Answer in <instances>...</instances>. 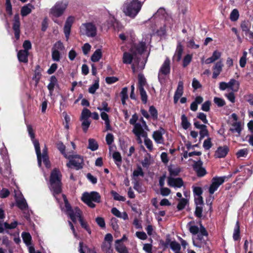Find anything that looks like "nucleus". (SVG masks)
I'll return each mask as SVG.
<instances>
[{"mask_svg":"<svg viewBox=\"0 0 253 253\" xmlns=\"http://www.w3.org/2000/svg\"><path fill=\"white\" fill-rule=\"evenodd\" d=\"M49 187L57 202L60 204L61 210L66 212L73 222H76L78 219L82 227L90 234L87 223L82 217L81 211L77 207L72 209L66 196L61 194V174L57 169H53L51 173Z\"/></svg>","mask_w":253,"mask_h":253,"instance_id":"f257e3e1","label":"nucleus"},{"mask_svg":"<svg viewBox=\"0 0 253 253\" xmlns=\"http://www.w3.org/2000/svg\"><path fill=\"white\" fill-rule=\"evenodd\" d=\"M27 130L30 137L34 144L36 153L37 157L38 164L39 167L42 166V161H43L45 167L49 168L50 167V162L49 161L48 156L47 154V148L46 145H44V148L42 149V154H41L40 143L39 141L35 139V133L31 125H28L27 126Z\"/></svg>","mask_w":253,"mask_h":253,"instance_id":"f03ea898","label":"nucleus"},{"mask_svg":"<svg viewBox=\"0 0 253 253\" xmlns=\"http://www.w3.org/2000/svg\"><path fill=\"white\" fill-rule=\"evenodd\" d=\"M145 0H126L123 6V11L126 15L134 18L140 11Z\"/></svg>","mask_w":253,"mask_h":253,"instance_id":"7ed1b4c3","label":"nucleus"},{"mask_svg":"<svg viewBox=\"0 0 253 253\" xmlns=\"http://www.w3.org/2000/svg\"><path fill=\"white\" fill-rule=\"evenodd\" d=\"M68 5V1L67 0H62L57 2L50 8L49 14L54 22L60 24L57 18L63 15Z\"/></svg>","mask_w":253,"mask_h":253,"instance_id":"20e7f679","label":"nucleus"},{"mask_svg":"<svg viewBox=\"0 0 253 253\" xmlns=\"http://www.w3.org/2000/svg\"><path fill=\"white\" fill-rule=\"evenodd\" d=\"M148 129V126L145 121L142 118L139 120V122L136 124L132 129L133 133L137 137V140L139 143H141V137H146L147 133L145 130Z\"/></svg>","mask_w":253,"mask_h":253,"instance_id":"39448f33","label":"nucleus"},{"mask_svg":"<svg viewBox=\"0 0 253 253\" xmlns=\"http://www.w3.org/2000/svg\"><path fill=\"white\" fill-rule=\"evenodd\" d=\"M100 196L99 194L95 191L90 193L85 192L83 194L82 200L88 207L93 208L95 207L93 203H99L100 202Z\"/></svg>","mask_w":253,"mask_h":253,"instance_id":"423d86ee","label":"nucleus"},{"mask_svg":"<svg viewBox=\"0 0 253 253\" xmlns=\"http://www.w3.org/2000/svg\"><path fill=\"white\" fill-rule=\"evenodd\" d=\"M190 232L193 235L198 233L205 235L207 237L208 235L205 228L202 225L201 222L192 221L189 222L187 225Z\"/></svg>","mask_w":253,"mask_h":253,"instance_id":"0eeeda50","label":"nucleus"},{"mask_svg":"<svg viewBox=\"0 0 253 253\" xmlns=\"http://www.w3.org/2000/svg\"><path fill=\"white\" fill-rule=\"evenodd\" d=\"M170 63L169 59L166 58L159 71L158 80L161 84L165 83L167 76L170 73Z\"/></svg>","mask_w":253,"mask_h":253,"instance_id":"6e6552de","label":"nucleus"},{"mask_svg":"<svg viewBox=\"0 0 253 253\" xmlns=\"http://www.w3.org/2000/svg\"><path fill=\"white\" fill-rule=\"evenodd\" d=\"M80 32L88 37H94L96 35L97 29L92 23L83 24L80 27Z\"/></svg>","mask_w":253,"mask_h":253,"instance_id":"1a4fd4ad","label":"nucleus"},{"mask_svg":"<svg viewBox=\"0 0 253 253\" xmlns=\"http://www.w3.org/2000/svg\"><path fill=\"white\" fill-rule=\"evenodd\" d=\"M64 49L65 47L61 41H58L55 42L51 49L52 59L54 61H59L61 57L60 52L64 50Z\"/></svg>","mask_w":253,"mask_h":253,"instance_id":"9d476101","label":"nucleus"},{"mask_svg":"<svg viewBox=\"0 0 253 253\" xmlns=\"http://www.w3.org/2000/svg\"><path fill=\"white\" fill-rule=\"evenodd\" d=\"M69 162L67 164V166L69 168H75L79 169L83 168V159L79 155H73L71 156Z\"/></svg>","mask_w":253,"mask_h":253,"instance_id":"9b49d317","label":"nucleus"},{"mask_svg":"<svg viewBox=\"0 0 253 253\" xmlns=\"http://www.w3.org/2000/svg\"><path fill=\"white\" fill-rule=\"evenodd\" d=\"M227 178V176L214 177L211 180V184L209 188V192L211 194H213L218 187L223 184L225 179Z\"/></svg>","mask_w":253,"mask_h":253,"instance_id":"f8f14e48","label":"nucleus"},{"mask_svg":"<svg viewBox=\"0 0 253 253\" xmlns=\"http://www.w3.org/2000/svg\"><path fill=\"white\" fill-rule=\"evenodd\" d=\"M14 197L18 207L23 211L27 210L28 205L21 192L18 190H14Z\"/></svg>","mask_w":253,"mask_h":253,"instance_id":"ddd939ff","label":"nucleus"},{"mask_svg":"<svg viewBox=\"0 0 253 253\" xmlns=\"http://www.w3.org/2000/svg\"><path fill=\"white\" fill-rule=\"evenodd\" d=\"M74 21L75 17L74 16H70L67 18L65 21L63 31L66 41L69 40L70 35L71 29L73 23L74 22Z\"/></svg>","mask_w":253,"mask_h":253,"instance_id":"4468645a","label":"nucleus"},{"mask_svg":"<svg viewBox=\"0 0 253 253\" xmlns=\"http://www.w3.org/2000/svg\"><path fill=\"white\" fill-rule=\"evenodd\" d=\"M165 133V129L161 127L153 132V138L157 143L164 144V139L163 135Z\"/></svg>","mask_w":253,"mask_h":253,"instance_id":"2eb2a0df","label":"nucleus"},{"mask_svg":"<svg viewBox=\"0 0 253 253\" xmlns=\"http://www.w3.org/2000/svg\"><path fill=\"white\" fill-rule=\"evenodd\" d=\"M20 25L19 16L18 14H15L14 17L13 29L14 31L15 38L17 40L20 38Z\"/></svg>","mask_w":253,"mask_h":253,"instance_id":"dca6fc26","label":"nucleus"},{"mask_svg":"<svg viewBox=\"0 0 253 253\" xmlns=\"http://www.w3.org/2000/svg\"><path fill=\"white\" fill-rule=\"evenodd\" d=\"M168 183L169 186L174 188H180L183 185V182L181 178H173L172 177H169L168 178Z\"/></svg>","mask_w":253,"mask_h":253,"instance_id":"f3484780","label":"nucleus"},{"mask_svg":"<svg viewBox=\"0 0 253 253\" xmlns=\"http://www.w3.org/2000/svg\"><path fill=\"white\" fill-rule=\"evenodd\" d=\"M183 93V83L182 81H179L176 90L174 93L173 100L174 102L176 103L182 95Z\"/></svg>","mask_w":253,"mask_h":253,"instance_id":"a211bd4d","label":"nucleus"},{"mask_svg":"<svg viewBox=\"0 0 253 253\" xmlns=\"http://www.w3.org/2000/svg\"><path fill=\"white\" fill-rule=\"evenodd\" d=\"M223 67V64L221 60L217 61L214 64L212 67V70L213 71L212 78L213 79L217 78L219 76L222 70Z\"/></svg>","mask_w":253,"mask_h":253,"instance_id":"6ab92c4d","label":"nucleus"},{"mask_svg":"<svg viewBox=\"0 0 253 253\" xmlns=\"http://www.w3.org/2000/svg\"><path fill=\"white\" fill-rule=\"evenodd\" d=\"M203 236H205L199 234L197 237L193 238V245L200 248L203 247L206 244V240L203 238Z\"/></svg>","mask_w":253,"mask_h":253,"instance_id":"aec40b11","label":"nucleus"},{"mask_svg":"<svg viewBox=\"0 0 253 253\" xmlns=\"http://www.w3.org/2000/svg\"><path fill=\"white\" fill-rule=\"evenodd\" d=\"M221 56V52L218 50H215L213 52L211 57L205 60V63L206 64H209L218 60Z\"/></svg>","mask_w":253,"mask_h":253,"instance_id":"412c9836","label":"nucleus"},{"mask_svg":"<svg viewBox=\"0 0 253 253\" xmlns=\"http://www.w3.org/2000/svg\"><path fill=\"white\" fill-rule=\"evenodd\" d=\"M228 151L229 149L226 146L219 147L215 151V156L217 158H223L226 156Z\"/></svg>","mask_w":253,"mask_h":253,"instance_id":"4be33fe9","label":"nucleus"},{"mask_svg":"<svg viewBox=\"0 0 253 253\" xmlns=\"http://www.w3.org/2000/svg\"><path fill=\"white\" fill-rule=\"evenodd\" d=\"M202 165V162L201 161H199L195 163L194 166V169L197 173V175L199 176H203L206 173V169L201 167Z\"/></svg>","mask_w":253,"mask_h":253,"instance_id":"5701e85b","label":"nucleus"},{"mask_svg":"<svg viewBox=\"0 0 253 253\" xmlns=\"http://www.w3.org/2000/svg\"><path fill=\"white\" fill-rule=\"evenodd\" d=\"M228 88H229L233 92H237L239 88L240 84L238 81L235 79H231L228 83H227Z\"/></svg>","mask_w":253,"mask_h":253,"instance_id":"b1692460","label":"nucleus"},{"mask_svg":"<svg viewBox=\"0 0 253 253\" xmlns=\"http://www.w3.org/2000/svg\"><path fill=\"white\" fill-rule=\"evenodd\" d=\"M29 52L26 50H20L17 53V57L20 62L27 63Z\"/></svg>","mask_w":253,"mask_h":253,"instance_id":"393cba45","label":"nucleus"},{"mask_svg":"<svg viewBox=\"0 0 253 253\" xmlns=\"http://www.w3.org/2000/svg\"><path fill=\"white\" fill-rule=\"evenodd\" d=\"M56 146L57 149L60 152V153L64 155V156L67 159H70L71 156V154L70 152L66 153L65 152V146L63 144V143L61 142H58L56 144Z\"/></svg>","mask_w":253,"mask_h":253,"instance_id":"a878e982","label":"nucleus"},{"mask_svg":"<svg viewBox=\"0 0 253 253\" xmlns=\"http://www.w3.org/2000/svg\"><path fill=\"white\" fill-rule=\"evenodd\" d=\"M111 212L117 217L122 218L124 220L128 219V217L127 213L125 211L121 213L116 208H113L111 210Z\"/></svg>","mask_w":253,"mask_h":253,"instance_id":"bb28decb","label":"nucleus"},{"mask_svg":"<svg viewBox=\"0 0 253 253\" xmlns=\"http://www.w3.org/2000/svg\"><path fill=\"white\" fill-rule=\"evenodd\" d=\"M57 84V80L54 76L50 77V83L47 85V88L49 91V94L50 96L52 95L54 88Z\"/></svg>","mask_w":253,"mask_h":253,"instance_id":"cd10ccee","label":"nucleus"},{"mask_svg":"<svg viewBox=\"0 0 253 253\" xmlns=\"http://www.w3.org/2000/svg\"><path fill=\"white\" fill-rule=\"evenodd\" d=\"M183 51V46L181 42H178L177 43L175 53L173 57L175 59H176L177 61H179L181 59Z\"/></svg>","mask_w":253,"mask_h":253,"instance_id":"c85d7f7f","label":"nucleus"},{"mask_svg":"<svg viewBox=\"0 0 253 253\" xmlns=\"http://www.w3.org/2000/svg\"><path fill=\"white\" fill-rule=\"evenodd\" d=\"M146 48V44L144 42H140L136 47V51H133V49H131V52L134 56H135L137 53L141 54L145 50Z\"/></svg>","mask_w":253,"mask_h":253,"instance_id":"c756f323","label":"nucleus"},{"mask_svg":"<svg viewBox=\"0 0 253 253\" xmlns=\"http://www.w3.org/2000/svg\"><path fill=\"white\" fill-rule=\"evenodd\" d=\"M102 56V51L100 48L97 49L91 56V60L93 62H98Z\"/></svg>","mask_w":253,"mask_h":253,"instance_id":"7c9ffc66","label":"nucleus"},{"mask_svg":"<svg viewBox=\"0 0 253 253\" xmlns=\"http://www.w3.org/2000/svg\"><path fill=\"white\" fill-rule=\"evenodd\" d=\"M100 116L101 119L105 122L106 130H111V126H110V121L107 114L104 112H102L100 114Z\"/></svg>","mask_w":253,"mask_h":253,"instance_id":"2f4dec72","label":"nucleus"},{"mask_svg":"<svg viewBox=\"0 0 253 253\" xmlns=\"http://www.w3.org/2000/svg\"><path fill=\"white\" fill-rule=\"evenodd\" d=\"M42 69L39 65H37L33 79L36 82V85L38 83L42 76Z\"/></svg>","mask_w":253,"mask_h":253,"instance_id":"473e14b6","label":"nucleus"},{"mask_svg":"<svg viewBox=\"0 0 253 253\" xmlns=\"http://www.w3.org/2000/svg\"><path fill=\"white\" fill-rule=\"evenodd\" d=\"M101 248L105 253H114L113 249L112 247V243L103 242L101 246Z\"/></svg>","mask_w":253,"mask_h":253,"instance_id":"72a5a7b5","label":"nucleus"},{"mask_svg":"<svg viewBox=\"0 0 253 253\" xmlns=\"http://www.w3.org/2000/svg\"><path fill=\"white\" fill-rule=\"evenodd\" d=\"M34 6L30 4L24 6L21 10V15L23 17L27 16L31 12Z\"/></svg>","mask_w":253,"mask_h":253,"instance_id":"f704fd0d","label":"nucleus"},{"mask_svg":"<svg viewBox=\"0 0 253 253\" xmlns=\"http://www.w3.org/2000/svg\"><path fill=\"white\" fill-rule=\"evenodd\" d=\"M115 248L118 253H128L127 248L124 244L115 243Z\"/></svg>","mask_w":253,"mask_h":253,"instance_id":"c9c22d12","label":"nucleus"},{"mask_svg":"<svg viewBox=\"0 0 253 253\" xmlns=\"http://www.w3.org/2000/svg\"><path fill=\"white\" fill-rule=\"evenodd\" d=\"M113 158L117 167L118 168H120L122 161V156L120 153L118 152H115L113 154Z\"/></svg>","mask_w":253,"mask_h":253,"instance_id":"e433bc0d","label":"nucleus"},{"mask_svg":"<svg viewBox=\"0 0 253 253\" xmlns=\"http://www.w3.org/2000/svg\"><path fill=\"white\" fill-rule=\"evenodd\" d=\"M233 238L234 241H237L240 239V224L239 222H236L233 235Z\"/></svg>","mask_w":253,"mask_h":253,"instance_id":"4c0bfd02","label":"nucleus"},{"mask_svg":"<svg viewBox=\"0 0 253 253\" xmlns=\"http://www.w3.org/2000/svg\"><path fill=\"white\" fill-rule=\"evenodd\" d=\"M144 176V172L142 170V168L140 167H137V168L135 169L132 173V180H137V177L138 176Z\"/></svg>","mask_w":253,"mask_h":253,"instance_id":"58836bf2","label":"nucleus"},{"mask_svg":"<svg viewBox=\"0 0 253 253\" xmlns=\"http://www.w3.org/2000/svg\"><path fill=\"white\" fill-rule=\"evenodd\" d=\"M181 126L182 128L184 129H188L190 126L191 124L188 120L187 117L185 115L183 114L181 116Z\"/></svg>","mask_w":253,"mask_h":253,"instance_id":"ea45409f","label":"nucleus"},{"mask_svg":"<svg viewBox=\"0 0 253 253\" xmlns=\"http://www.w3.org/2000/svg\"><path fill=\"white\" fill-rule=\"evenodd\" d=\"M22 237L24 242L27 246H29L31 244L32 237L29 233L23 232L22 233Z\"/></svg>","mask_w":253,"mask_h":253,"instance_id":"a19ab883","label":"nucleus"},{"mask_svg":"<svg viewBox=\"0 0 253 253\" xmlns=\"http://www.w3.org/2000/svg\"><path fill=\"white\" fill-rule=\"evenodd\" d=\"M170 247L175 253H181L180 250L181 249L180 245L176 241H172L170 243Z\"/></svg>","mask_w":253,"mask_h":253,"instance_id":"79ce46f5","label":"nucleus"},{"mask_svg":"<svg viewBox=\"0 0 253 253\" xmlns=\"http://www.w3.org/2000/svg\"><path fill=\"white\" fill-rule=\"evenodd\" d=\"M133 56L131 54L125 52L124 53L123 57V61L125 64H130L132 62Z\"/></svg>","mask_w":253,"mask_h":253,"instance_id":"37998d69","label":"nucleus"},{"mask_svg":"<svg viewBox=\"0 0 253 253\" xmlns=\"http://www.w3.org/2000/svg\"><path fill=\"white\" fill-rule=\"evenodd\" d=\"M230 129L232 132H237L238 134L240 135L241 131L240 123L239 122L234 123Z\"/></svg>","mask_w":253,"mask_h":253,"instance_id":"c03bdc74","label":"nucleus"},{"mask_svg":"<svg viewBox=\"0 0 253 253\" xmlns=\"http://www.w3.org/2000/svg\"><path fill=\"white\" fill-rule=\"evenodd\" d=\"M98 148V145L97 142L94 139H89L88 140V148L91 151H95Z\"/></svg>","mask_w":253,"mask_h":253,"instance_id":"a18cd8bd","label":"nucleus"},{"mask_svg":"<svg viewBox=\"0 0 253 253\" xmlns=\"http://www.w3.org/2000/svg\"><path fill=\"white\" fill-rule=\"evenodd\" d=\"M166 14V11L165 9L163 8H159L157 12H156L153 16L152 18H154L159 17L160 19H163Z\"/></svg>","mask_w":253,"mask_h":253,"instance_id":"49530a36","label":"nucleus"},{"mask_svg":"<svg viewBox=\"0 0 253 253\" xmlns=\"http://www.w3.org/2000/svg\"><path fill=\"white\" fill-rule=\"evenodd\" d=\"M82 121V127L83 131L86 132L88 127L90 126L91 122L89 119H80Z\"/></svg>","mask_w":253,"mask_h":253,"instance_id":"de8ad7c7","label":"nucleus"},{"mask_svg":"<svg viewBox=\"0 0 253 253\" xmlns=\"http://www.w3.org/2000/svg\"><path fill=\"white\" fill-rule=\"evenodd\" d=\"M121 94L122 104L125 105L126 104V100L128 98L127 87H124L122 89Z\"/></svg>","mask_w":253,"mask_h":253,"instance_id":"09e8293b","label":"nucleus"},{"mask_svg":"<svg viewBox=\"0 0 253 253\" xmlns=\"http://www.w3.org/2000/svg\"><path fill=\"white\" fill-rule=\"evenodd\" d=\"M146 84V81L144 77V76L142 74H139L138 75V88L139 89H141V88H144V86Z\"/></svg>","mask_w":253,"mask_h":253,"instance_id":"8fccbe9b","label":"nucleus"},{"mask_svg":"<svg viewBox=\"0 0 253 253\" xmlns=\"http://www.w3.org/2000/svg\"><path fill=\"white\" fill-rule=\"evenodd\" d=\"M97 109L101 112H109L110 108L108 106V103L106 102H103L101 106L97 107Z\"/></svg>","mask_w":253,"mask_h":253,"instance_id":"3c124183","label":"nucleus"},{"mask_svg":"<svg viewBox=\"0 0 253 253\" xmlns=\"http://www.w3.org/2000/svg\"><path fill=\"white\" fill-rule=\"evenodd\" d=\"M91 114L90 111L88 109L84 108L82 111L80 119H89Z\"/></svg>","mask_w":253,"mask_h":253,"instance_id":"603ef678","label":"nucleus"},{"mask_svg":"<svg viewBox=\"0 0 253 253\" xmlns=\"http://www.w3.org/2000/svg\"><path fill=\"white\" fill-rule=\"evenodd\" d=\"M99 86L98 81H95L94 84L89 87L88 92L91 94H94L96 90L99 88Z\"/></svg>","mask_w":253,"mask_h":253,"instance_id":"864d4df0","label":"nucleus"},{"mask_svg":"<svg viewBox=\"0 0 253 253\" xmlns=\"http://www.w3.org/2000/svg\"><path fill=\"white\" fill-rule=\"evenodd\" d=\"M3 147L0 149V154L2 159L4 160H7L8 158L7 150L3 143Z\"/></svg>","mask_w":253,"mask_h":253,"instance_id":"5fc2aeb1","label":"nucleus"},{"mask_svg":"<svg viewBox=\"0 0 253 253\" xmlns=\"http://www.w3.org/2000/svg\"><path fill=\"white\" fill-rule=\"evenodd\" d=\"M111 193L112 195L113 196L114 199L116 201L124 202L126 200V198L125 197L119 195L118 193H117L115 191H112Z\"/></svg>","mask_w":253,"mask_h":253,"instance_id":"6e6d98bb","label":"nucleus"},{"mask_svg":"<svg viewBox=\"0 0 253 253\" xmlns=\"http://www.w3.org/2000/svg\"><path fill=\"white\" fill-rule=\"evenodd\" d=\"M152 163V158L150 155H148L146 156L143 161L142 162V165L143 167H148Z\"/></svg>","mask_w":253,"mask_h":253,"instance_id":"4d7b16f0","label":"nucleus"},{"mask_svg":"<svg viewBox=\"0 0 253 253\" xmlns=\"http://www.w3.org/2000/svg\"><path fill=\"white\" fill-rule=\"evenodd\" d=\"M239 17V12L237 9H233L230 16V18L231 21H236L238 20Z\"/></svg>","mask_w":253,"mask_h":253,"instance_id":"13d9d810","label":"nucleus"},{"mask_svg":"<svg viewBox=\"0 0 253 253\" xmlns=\"http://www.w3.org/2000/svg\"><path fill=\"white\" fill-rule=\"evenodd\" d=\"M251 25L248 21H244L241 24V28L245 33L249 32Z\"/></svg>","mask_w":253,"mask_h":253,"instance_id":"bf43d9fd","label":"nucleus"},{"mask_svg":"<svg viewBox=\"0 0 253 253\" xmlns=\"http://www.w3.org/2000/svg\"><path fill=\"white\" fill-rule=\"evenodd\" d=\"M247 52L246 51H244L243 56L241 57L240 59V66L243 68L245 66L247 62Z\"/></svg>","mask_w":253,"mask_h":253,"instance_id":"052dcab7","label":"nucleus"},{"mask_svg":"<svg viewBox=\"0 0 253 253\" xmlns=\"http://www.w3.org/2000/svg\"><path fill=\"white\" fill-rule=\"evenodd\" d=\"M79 252L80 253H85V252H92V253H96L95 251H91L89 250L87 247H83V243L80 242L79 244Z\"/></svg>","mask_w":253,"mask_h":253,"instance_id":"680f3d73","label":"nucleus"},{"mask_svg":"<svg viewBox=\"0 0 253 253\" xmlns=\"http://www.w3.org/2000/svg\"><path fill=\"white\" fill-rule=\"evenodd\" d=\"M91 48V46L90 44H89L88 43H84L82 47L83 53L84 55L88 54L89 51H90Z\"/></svg>","mask_w":253,"mask_h":253,"instance_id":"e2e57ef3","label":"nucleus"},{"mask_svg":"<svg viewBox=\"0 0 253 253\" xmlns=\"http://www.w3.org/2000/svg\"><path fill=\"white\" fill-rule=\"evenodd\" d=\"M139 90L140 91L142 101L143 103H146L147 100V95L146 91H145L144 88H141V89H139Z\"/></svg>","mask_w":253,"mask_h":253,"instance_id":"0e129e2a","label":"nucleus"},{"mask_svg":"<svg viewBox=\"0 0 253 253\" xmlns=\"http://www.w3.org/2000/svg\"><path fill=\"white\" fill-rule=\"evenodd\" d=\"M115 21H116V19H115V17L112 15H110L109 16L108 19L107 21L106 29H108L110 27H112Z\"/></svg>","mask_w":253,"mask_h":253,"instance_id":"69168bd1","label":"nucleus"},{"mask_svg":"<svg viewBox=\"0 0 253 253\" xmlns=\"http://www.w3.org/2000/svg\"><path fill=\"white\" fill-rule=\"evenodd\" d=\"M248 151L247 149H243L239 150L236 155L238 158L245 157L247 156Z\"/></svg>","mask_w":253,"mask_h":253,"instance_id":"338daca9","label":"nucleus"},{"mask_svg":"<svg viewBox=\"0 0 253 253\" xmlns=\"http://www.w3.org/2000/svg\"><path fill=\"white\" fill-rule=\"evenodd\" d=\"M149 111L152 117L154 119H157L158 118V112L156 109L152 106L150 107Z\"/></svg>","mask_w":253,"mask_h":253,"instance_id":"774afa93","label":"nucleus"}]
</instances>
